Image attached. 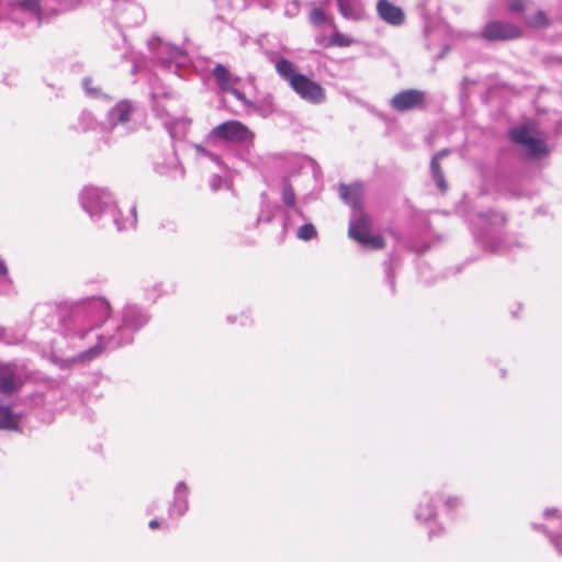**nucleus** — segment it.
<instances>
[{"label":"nucleus","mask_w":562,"mask_h":562,"mask_svg":"<svg viewBox=\"0 0 562 562\" xmlns=\"http://www.w3.org/2000/svg\"><path fill=\"white\" fill-rule=\"evenodd\" d=\"M149 317L145 311L134 304H126L110 323L97 334L98 342L83 351L79 358L91 360L101 352L111 351L133 341L134 334L144 327Z\"/></svg>","instance_id":"f257e3e1"},{"label":"nucleus","mask_w":562,"mask_h":562,"mask_svg":"<svg viewBox=\"0 0 562 562\" xmlns=\"http://www.w3.org/2000/svg\"><path fill=\"white\" fill-rule=\"evenodd\" d=\"M81 207L92 221L99 222L109 216L117 231L133 228L136 224V206L131 207V214L121 218V212L112 193L106 188L86 186L79 194Z\"/></svg>","instance_id":"f03ea898"},{"label":"nucleus","mask_w":562,"mask_h":562,"mask_svg":"<svg viewBox=\"0 0 562 562\" xmlns=\"http://www.w3.org/2000/svg\"><path fill=\"white\" fill-rule=\"evenodd\" d=\"M111 315L110 302L103 296H90L74 303L67 330L81 339L99 329Z\"/></svg>","instance_id":"7ed1b4c3"},{"label":"nucleus","mask_w":562,"mask_h":562,"mask_svg":"<svg viewBox=\"0 0 562 562\" xmlns=\"http://www.w3.org/2000/svg\"><path fill=\"white\" fill-rule=\"evenodd\" d=\"M278 75L286 80L293 91L304 101L312 104H321L326 100L325 89L316 81L295 70L293 63L285 58L276 61Z\"/></svg>","instance_id":"20e7f679"},{"label":"nucleus","mask_w":562,"mask_h":562,"mask_svg":"<svg viewBox=\"0 0 562 562\" xmlns=\"http://www.w3.org/2000/svg\"><path fill=\"white\" fill-rule=\"evenodd\" d=\"M153 111L161 121L171 138L180 137L188 127V120L175 112L178 100L162 87H154L151 90Z\"/></svg>","instance_id":"39448f33"},{"label":"nucleus","mask_w":562,"mask_h":562,"mask_svg":"<svg viewBox=\"0 0 562 562\" xmlns=\"http://www.w3.org/2000/svg\"><path fill=\"white\" fill-rule=\"evenodd\" d=\"M506 218L498 212L481 213L476 216L474 236L485 249L492 252L502 251L501 228Z\"/></svg>","instance_id":"423d86ee"},{"label":"nucleus","mask_w":562,"mask_h":562,"mask_svg":"<svg viewBox=\"0 0 562 562\" xmlns=\"http://www.w3.org/2000/svg\"><path fill=\"white\" fill-rule=\"evenodd\" d=\"M254 133L239 121H226L216 125L207 135V143L216 145L220 142L249 144L252 142Z\"/></svg>","instance_id":"0eeeda50"},{"label":"nucleus","mask_w":562,"mask_h":562,"mask_svg":"<svg viewBox=\"0 0 562 562\" xmlns=\"http://www.w3.org/2000/svg\"><path fill=\"white\" fill-rule=\"evenodd\" d=\"M371 218L361 211L355 212L350 220L348 235L364 247L382 249L385 246L380 235H371Z\"/></svg>","instance_id":"6e6552de"},{"label":"nucleus","mask_w":562,"mask_h":562,"mask_svg":"<svg viewBox=\"0 0 562 562\" xmlns=\"http://www.w3.org/2000/svg\"><path fill=\"white\" fill-rule=\"evenodd\" d=\"M512 140L519 144L528 157L538 158L548 153V146L539 132L529 126H519L510 130Z\"/></svg>","instance_id":"1a4fd4ad"},{"label":"nucleus","mask_w":562,"mask_h":562,"mask_svg":"<svg viewBox=\"0 0 562 562\" xmlns=\"http://www.w3.org/2000/svg\"><path fill=\"white\" fill-rule=\"evenodd\" d=\"M148 47L164 67H170L172 64L180 66L187 60V55L183 49L166 43L159 37L150 38L148 41Z\"/></svg>","instance_id":"9d476101"},{"label":"nucleus","mask_w":562,"mask_h":562,"mask_svg":"<svg viewBox=\"0 0 562 562\" xmlns=\"http://www.w3.org/2000/svg\"><path fill=\"white\" fill-rule=\"evenodd\" d=\"M135 106L131 101H120L108 113V122L113 131L122 130V133H128L133 130L130 125Z\"/></svg>","instance_id":"9b49d317"},{"label":"nucleus","mask_w":562,"mask_h":562,"mask_svg":"<svg viewBox=\"0 0 562 562\" xmlns=\"http://www.w3.org/2000/svg\"><path fill=\"white\" fill-rule=\"evenodd\" d=\"M521 30L509 22L492 21L482 31V36L487 41H508L519 37Z\"/></svg>","instance_id":"f8f14e48"},{"label":"nucleus","mask_w":562,"mask_h":562,"mask_svg":"<svg viewBox=\"0 0 562 562\" xmlns=\"http://www.w3.org/2000/svg\"><path fill=\"white\" fill-rule=\"evenodd\" d=\"M425 102V92L416 89H407L396 93L390 101L393 110L406 112L423 108Z\"/></svg>","instance_id":"ddd939ff"},{"label":"nucleus","mask_w":562,"mask_h":562,"mask_svg":"<svg viewBox=\"0 0 562 562\" xmlns=\"http://www.w3.org/2000/svg\"><path fill=\"white\" fill-rule=\"evenodd\" d=\"M543 517L547 521L543 529L557 552L562 554V535L559 533V530H562V510L548 508L544 510Z\"/></svg>","instance_id":"4468645a"},{"label":"nucleus","mask_w":562,"mask_h":562,"mask_svg":"<svg viewBox=\"0 0 562 562\" xmlns=\"http://www.w3.org/2000/svg\"><path fill=\"white\" fill-rule=\"evenodd\" d=\"M213 76L216 85L222 91L232 93L244 104L247 103L245 94L237 88L239 79L237 77H233L223 65L218 64L214 67Z\"/></svg>","instance_id":"2eb2a0df"},{"label":"nucleus","mask_w":562,"mask_h":562,"mask_svg":"<svg viewBox=\"0 0 562 562\" xmlns=\"http://www.w3.org/2000/svg\"><path fill=\"white\" fill-rule=\"evenodd\" d=\"M23 384L22 371L15 364L0 366V393L12 394Z\"/></svg>","instance_id":"dca6fc26"},{"label":"nucleus","mask_w":562,"mask_h":562,"mask_svg":"<svg viewBox=\"0 0 562 562\" xmlns=\"http://www.w3.org/2000/svg\"><path fill=\"white\" fill-rule=\"evenodd\" d=\"M189 510V487L186 482L180 481L173 490V498L169 504L168 515L170 518L182 517Z\"/></svg>","instance_id":"f3484780"},{"label":"nucleus","mask_w":562,"mask_h":562,"mask_svg":"<svg viewBox=\"0 0 562 562\" xmlns=\"http://www.w3.org/2000/svg\"><path fill=\"white\" fill-rule=\"evenodd\" d=\"M376 11L380 19L390 25L398 26L405 21L404 11L389 0H379Z\"/></svg>","instance_id":"a211bd4d"},{"label":"nucleus","mask_w":562,"mask_h":562,"mask_svg":"<svg viewBox=\"0 0 562 562\" xmlns=\"http://www.w3.org/2000/svg\"><path fill=\"white\" fill-rule=\"evenodd\" d=\"M340 14L347 20L360 21L366 16L361 0H337Z\"/></svg>","instance_id":"6ab92c4d"},{"label":"nucleus","mask_w":562,"mask_h":562,"mask_svg":"<svg viewBox=\"0 0 562 562\" xmlns=\"http://www.w3.org/2000/svg\"><path fill=\"white\" fill-rule=\"evenodd\" d=\"M362 194L363 187L360 183H353L350 186L341 184L339 187V196L345 203L355 210L360 206Z\"/></svg>","instance_id":"aec40b11"},{"label":"nucleus","mask_w":562,"mask_h":562,"mask_svg":"<svg viewBox=\"0 0 562 562\" xmlns=\"http://www.w3.org/2000/svg\"><path fill=\"white\" fill-rule=\"evenodd\" d=\"M436 514V509L434 506V496L428 493L424 494L419 501L417 509L415 512V517L419 521H428Z\"/></svg>","instance_id":"412c9836"},{"label":"nucleus","mask_w":562,"mask_h":562,"mask_svg":"<svg viewBox=\"0 0 562 562\" xmlns=\"http://www.w3.org/2000/svg\"><path fill=\"white\" fill-rule=\"evenodd\" d=\"M19 420L20 416L13 414L9 406L0 405V429H16Z\"/></svg>","instance_id":"4be33fe9"},{"label":"nucleus","mask_w":562,"mask_h":562,"mask_svg":"<svg viewBox=\"0 0 562 562\" xmlns=\"http://www.w3.org/2000/svg\"><path fill=\"white\" fill-rule=\"evenodd\" d=\"M281 198L285 206L291 209L295 214L300 215L301 217H304L303 212L295 205V193L288 180L283 181Z\"/></svg>","instance_id":"5701e85b"},{"label":"nucleus","mask_w":562,"mask_h":562,"mask_svg":"<svg viewBox=\"0 0 562 562\" xmlns=\"http://www.w3.org/2000/svg\"><path fill=\"white\" fill-rule=\"evenodd\" d=\"M156 167L158 169V171L160 173H164V175H170L172 177H176V176H180L182 177L183 176V170L179 164V160L178 158L172 155L170 157V161L167 166H164V165H160L159 162H156Z\"/></svg>","instance_id":"b1692460"},{"label":"nucleus","mask_w":562,"mask_h":562,"mask_svg":"<svg viewBox=\"0 0 562 562\" xmlns=\"http://www.w3.org/2000/svg\"><path fill=\"white\" fill-rule=\"evenodd\" d=\"M13 7L27 12L33 15H38L41 12L40 0H9Z\"/></svg>","instance_id":"393cba45"},{"label":"nucleus","mask_w":562,"mask_h":562,"mask_svg":"<svg viewBox=\"0 0 562 562\" xmlns=\"http://www.w3.org/2000/svg\"><path fill=\"white\" fill-rule=\"evenodd\" d=\"M94 125H95L94 116L88 111L81 112V114L78 119L77 128L81 130V131H89V130L93 128Z\"/></svg>","instance_id":"a878e982"},{"label":"nucleus","mask_w":562,"mask_h":562,"mask_svg":"<svg viewBox=\"0 0 562 562\" xmlns=\"http://www.w3.org/2000/svg\"><path fill=\"white\" fill-rule=\"evenodd\" d=\"M317 235L316 228L312 223H305L299 227L296 236L301 240H311Z\"/></svg>","instance_id":"bb28decb"},{"label":"nucleus","mask_w":562,"mask_h":562,"mask_svg":"<svg viewBox=\"0 0 562 562\" xmlns=\"http://www.w3.org/2000/svg\"><path fill=\"white\" fill-rule=\"evenodd\" d=\"M329 43L334 46L347 47L355 43V41L339 32H334L329 37Z\"/></svg>","instance_id":"cd10ccee"},{"label":"nucleus","mask_w":562,"mask_h":562,"mask_svg":"<svg viewBox=\"0 0 562 562\" xmlns=\"http://www.w3.org/2000/svg\"><path fill=\"white\" fill-rule=\"evenodd\" d=\"M326 20H327L326 13L321 8H314L310 12V22L315 26H319V25L324 24L326 22Z\"/></svg>","instance_id":"c85d7f7f"},{"label":"nucleus","mask_w":562,"mask_h":562,"mask_svg":"<svg viewBox=\"0 0 562 562\" xmlns=\"http://www.w3.org/2000/svg\"><path fill=\"white\" fill-rule=\"evenodd\" d=\"M82 87L88 95L93 98L99 95V89L92 86V80L90 78H85L82 80Z\"/></svg>","instance_id":"c756f323"},{"label":"nucleus","mask_w":562,"mask_h":562,"mask_svg":"<svg viewBox=\"0 0 562 562\" xmlns=\"http://www.w3.org/2000/svg\"><path fill=\"white\" fill-rule=\"evenodd\" d=\"M447 155V151L446 150H442L440 153H438L437 155H435L431 159V162H430V171H431V175H435L437 172H441L440 170V166H439V158L443 157Z\"/></svg>","instance_id":"7c9ffc66"},{"label":"nucleus","mask_w":562,"mask_h":562,"mask_svg":"<svg viewBox=\"0 0 562 562\" xmlns=\"http://www.w3.org/2000/svg\"><path fill=\"white\" fill-rule=\"evenodd\" d=\"M431 176H432V179L436 182L437 187L439 188V190L442 191V192L446 191L447 190V182L445 180L442 171L441 172H437V173L431 175Z\"/></svg>","instance_id":"2f4dec72"},{"label":"nucleus","mask_w":562,"mask_h":562,"mask_svg":"<svg viewBox=\"0 0 562 562\" xmlns=\"http://www.w3.org/2000/svg\"><path fill=\"white\" fill-rule=\"evenodd\" d=\"M507 4L513 12H520L524 9V0H507Z\"/></svg>","instance_id":"473e14b6"},{"label":"nucleus","mask_w":562,"mask_h":562,"mask_svg":"<svg viewBox=\"0 0 562 562\" xmlns=\"http://www.w3.org/2000/svg\"><path fill=\"white\" fill-rule=\"evenodd\" d=\"M445 504L448 509H453L462 504V499L459 497L450 496L446 499Z\"/></svg>","instance_id":"72a5a7b5"},{"label":"nucleus","mask_w":562,"mask_h":562,"mask_svg":"<svg viewBox=\"0 0 562 562\" xmlns=\"http://www.w3.org/2000/svg\"><path fill=\"white\" fill-rule=\"evenodd\" d=\"M198 151L205 155L206 157H209L212 161H214L215 164H217L218 166L222 165V161L220 159V157L215 154H211L209 151H206L205 149H203L201 146H198L196 147Z\"/></svg>","instance_id":"f704fd0d"},{"label":"nucleus","mask_w":562,"mask_h":562,"mask_svg":"<svg viewBox=\"0 0 562 562\" xmlns=\"http://www.w3.org/2000/svg\"><path fill=\"white\" fill-rule=\"evenodd\" d=\"M223 180L220 176H213L210 186L213 191H216L222 188Z\"/></svg>","instance_id":"c9c22d12"},{"label":"nucleus","mask_w":562,"mask_h":562,"mask_svg":"<svg viewBox=\"0 0 562 562\" xmlns=\"http://www.w3.org/2000/svg\"><path fill=\"white\" fill-rule=\"evenodd\" d=\"M273 217L272 211H261V213L258 216V222H270Z\"/></svg>","instance_id":"e433bc0d"},{"label":"nucleus","mask_w":562,"mask_h":562,"mask_svg":"<svg viewBox=\"0 0 562 562\" xmlns=\"http://www.w3.org/2000/svg\"><path fill=\"white\" fill-rule=\"evenodd\" d=\"M385 271H386V278H387V281H389V283H390L391 288L393 289V288H394V278H393V276H392L391 267H390V266H387V267L385 268Z\"/></svg>","instance_id":"4c0bfd02"},{"label":"nucleus","mask_w":562,"mask_h":562,"mask_svg":"<svg viewBox=\"0 0 562 562\" xmlns=\"http://www.w3.org/2000/svg\"><path fill=\"white\" fill-rule=\"evenodd\" d=\"M127 10L131 11L132 13H135V14L142 16V10L137 5H135L133 3H130L127 5Z\"/></svg>","instance_id":"58836bf2"},{"label":"nucleus","mask_w":562,"mask_h":562,"mask_svg":"<svg viewBox=\"0 0 562 562\" xmlns=\"http://www.w3.org/2000/svg\"><path fill=\"white\" fill-rule=\"evenodd\" d=\"M535 20H536V21L533 22V24H540V23H542V22H543V20H544V15H543V13L539 12V13L535 16Z\"/></svg>","instance_id":"ea45409f"},{"label":"nucleus","mask_w":562,"mask_h":562,"mask_svg":"<svg viewBox=\"0 0 562 562\" xmlns=\"http://www.w3.org/2000/svg\"><path fill=\"white\" fill-rule=\"evenodd\" d=\"M8 272L7 266L3 260L0 259V276H5Z\"/></svg>","instance_id":"a19ab883"},{"label":"nucleus","mask_w":562,"mask_h":562,"mask_svg":"<svg viewBox=\"0 0 562 562\" xmlns=\"http://www.w3.org/2000/svg\"><path fill=\"white\" fill-rule=\"evenodd\" d=\"M148 526H149L150 529H155V528H157L159 526V521L157 519H153V520L149 521Z\"/></svg>","instance_id":"79ce46f5"},{"label":"nucleus","mask_w":562,"mask_h":562,"mask_svg":"<svg viewBox=\"0 0 562 562\" xmlns=\"http://www.w3.org/2000/svg\"><path fill=\"white\" fill-rule=\"evenodd\" d=\"M441 531H442V528H441V527H439V528H438V531H437V530L431 529V530L429 531V537H430V538H432V537H435V536L439 535Z\"/></svg>","instance_id":"37998d69"},{"label":"nucleus","mask_w":562,"mask_h":562,"mask_svg":"<svg viewBox=\"0 0 562 562\" xmlns=\"http://www.w3.org/2000/svg\"><path fill=\"white\" fill-rule=\"evenodd\" d=\"M288 227H289V217H286L284 221V228L286 229Z\"/></svg>","instance_id":"c03bdc74"},{"label":"nucleus","mask_w":562,"mask_h":562,"mask_svg":"<svg viewBox=\"0 0 562 562\" xmlns=\"http://www.w3.org/2000/svg\"><path fill=\"white\" fill-rule=\"evenodd\" d=\"M4 329L0 327V337H2Z\"/></svg>","instance_id":"a18cd8bd"}]
</instances>
